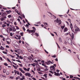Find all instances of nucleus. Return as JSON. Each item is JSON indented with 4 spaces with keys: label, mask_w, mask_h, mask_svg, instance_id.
Returning a JSON list of instances; mask_svg holds the SVG:
<instances>
[{
    "label": "nucleus",
    "mask_w": 80,
    "mask_h": 80,
    "mask_svg": "<svg viewBox=\"0 0 80 80\" xmlns=\"http://www.w3.org/2000/svg\"><path fill=\"white\" fill-rule=\"evenodd\" d=\"M44 70L45 71H47L48 70V68H46Z\"/></svg>",
    "instance_id": "a19ab883"
},
{
    "label": "nucleus",
    "mask_w": 80,
    "mask_h": 80,
    "mask_svg": "<svg viewBox=\"0 0 80 80\" xmlns=\"http://www.w3.org/2000/svg\"><path fill=\"white\" fill-rule=\"evenodd\" d=\"M64 26H61V28H62V29H63V28H64Z\"/></svg>",
    "instance_id": "338daca9"
},
{
    "label": "nucleus",
    "mask_w": 80,
    "mask_h": 80,
    "mask_svg": "<svg viewBox=\"0 0 80 80\" xmlns=\"http://www.w3.org/2000/svg\"><path fill=\"white\" fill-rule=\"evenodd\" d=\"M19 57L20 59H23V57H22L21 56H20Z\"/></svg>",
    "instance_id": "4c0bfd02"
},
{
    "label": "nucleus",
    "mask_w": 80,
    "mask_h": 80,
    "mask_svg": "<svg viewBox=\"0 0 80 80\" xmlns=\"http://www.w3.org/2000/svg\"><path fill=\"white\" fill-rule=\"evenodd\" d=\"M74 27L75 28H78L77 26H75Z\"/></svg>",
    "instance_id": "8fccbe9b"
},
{
    "label": "nucleus",
    "mask_w": 80,
    "mask_h": 80,
    "mask_svg": "<svg viewBox=\"0 0 80 80\" xmlns=\"http://www.w3.org/2000/svg\"><path fill=\"white\" fill-rule=\"evenodd\" d=\"M32 79H33V80H37V79H36V78H32Z\"/></svg>",
    "instance_id": "69168bd1"
},
{
    "label": "nucleus",
    "mask_w": 80,
    "mask_h": 80,
    "mask_svg": "<svg viewBox=\"0 0 80 80\" xmlns=\"http://www.w3.org/2000/svg\"><path fill=\"white\" fill-rule=\"evenodd\" d=\"M68 20L70 22V23H71V20H70V19L69 18L68 19Z\"/></svg>",
    "instance_id": "7c9ffc66"
},
{
    "label": "nucleus",
    "mask_w": 80,
    "mask_h": 80,
    "mask_svg": "<svg viewBox=\"0 0 80 80\" xmlns=\"http://www.w3.org/2000/svg\"><path fill=\"white\" fill-rule=\"evenodd\" d=\"M8 18H11V17H12V15H8Z\"/></svg>",
    "instance_id": "b1692460"
},
{
    "label": "nucleus",
    "mask_w": 80,
    "mask_h": 80,
    "mask_svg": "<svg viewBox=\"0 0 80 80\" xmlns=\"http://www.w3.org/2000/svg\"><path fill=\"white\" fill-rule=\"evenodd\" d=\"M26 71H27V72H29V71H30V68L27 69Z\"/></svg>",
    "instance_id": "393cba45"
},
{
    "label": "nucleus",
    "mask_w": 80,
    "mask_h": 80,
    "mask_svg": "<svg viewBox=\"0 0 80 80\" xmlns=\"http://www.w3.org/2000/svg\"><path fill=\"white\" fill-rule=\"evenodd\" d=\"M79 30V28H76L75 29V32H78Z\"/></svg>",
    "instance_id": "2eb2a0df"
},
{
    "label": "nucleus",
    "mask_w": 80,
    "mask_h": 80,
    "mask_svg": "<svg viewBox=\"0 0 80 80\" xmlns=\"http://www.w3.org/2000/svg\"><path fill=\"white\" fill-rule=\"evenodd\" d=\"M10 73L9 72H7L6 73L7 75H9Z\"/></svg>",
    "instance_id": "680f3d73"
},
{
    "label": "nucleus",
    "mask_w": 80,
    "mask_h": 80,
    "mask_svg": "<svg viewBox=\"0 0 80 80\" xmlns=\"http://www.w3.org/2000/svg\"><path fill=\"white\" fill-rule=\"evenodd\" d=\"M47 74H45L43 76V77H45L46 78H47Z\"/></svg>",
    "instance_id": "f3484780"
},
{
    "label": "nucleus",
    "mask_w": 80,
    "mask_h": 80,
    "mask_svg": "<svg viewBox=\"0 0 80 80\" xmlns=\"http://www.w3.org/2000/svg\"><path fill=\"white\" fill-rule=\"evenodd\" d=\"M16 29L17 30H18L19 29V28L18 26H16Z\"/></svg>",
    "instance_id": "f704fd0d"
},
{
    "label": "nucleus",
    "mask_w": 80,
    "mask_h": 80,
    "mask_svg": "<svg viewBox=\"0 0 80 80\" xmlns=\"http://www.w3.org/2000/svg\"><path fill=\"white\" fill-rule=\"evenodd\" d=\"M4 65H5V66H8V64H7V63H5L4 64Z\"/></svg>",
    "instance_id": "09e8293b"
},
{
    "label": "nucleus",
    "mask_w": 80,
    "mask_h": 80,
    "mask_svg": "<svg viewBox=\"0 0 80 80\" xmlns=\"http://www.w3.org/2000/svg\"><path fill=\"white\" fill-rule=\"evenodd\" d=\"M34 62H36V63H38V61H37L36 60H34L33 61Z\"/></svg>",
    "instance_id": "473e14b6"
},
{
    "label": "nucleus",
    "mask_w": 80,
    "mask_h": 80,
    "mask_svg": "<svg viewBox=\"0 0 80 80\" xmlns=\"http://www.w3.org/2000/svg\"><path fill=\"white\" fill-rule=\"evenodd\" d=\"M73 76L70 75V78H73Z\"/></svg>",
    "instance_id": "0e129e2a"
},
{
    "label": "nucleus",
    "mask_w": 80,
    "mask_h": 80,
    "mask_svg": "<svg viewBox=\"0 0 80 80\" xmlns=\"http://www.w3.org/2000/svg\"><path fill=\"white\" fill-rule=\"evenodd\" d=\"M49 72H50V73H52V74H53V72H52V71H50Z\"/></svg>",
    "instance_id": "3c124183"
},
{
    "label": "nucleus",
    "mask_w": 80,
    "mask_h": 80,
    "mask_svg": "<svg viewBox=\"0 0 80 80\" xmlns=\"http://www.w3.org/2000/svg\"><path fill=\"white\" fill-rule=\"evenodd\" d=\"M51 34L52 35V37H54V34H53L52 33H51Z\"/></svg>",
    "instance_id": "e2e57ef3"
},
{
    "label": "nucleus",
    "mask_w": 80,
    "mask_h": 80,
    "mask_svg": "<svg viewBox=\"0 0 80 80\" xmlns=\"http://www.w3.org/2000/svg\"><path fill=\"white\" fill-rule=\"evenodd\" d=\"M20 76L21 77H22V73L21 72H20V74H19Z\"/></svg>",
    "instance_id": "e433bc0d"
},
{
    "label": "nucleus",
    "mask_w": 80,
    "mask_h": 80,
    "mask_svg": "<svg viewBox=\"0 0 80 80\" xmlns=\"http://www.w3.org/2000/svg\"><path fill=\"white\" fill-rule=\"evenodd\" d=\"M70 35L71 37L72 38V39H73L74 38V34H73V32H72L71 34H70V32H69L68 33H66L65 34V35H68V34Z\"/></svg>",
    "instance_id": "f257e3e1"
},
{
    "label": "nucleus",
    "mask_w": 80,
    "mask_h": 80,
    "mask_svg": "<svg viewBox=\"0 0 80 80\" xmlns=\"http://www.w3.org/2000/svg\"><path fill=\"white\" fill-rule=\"evenodd\" d=\"M12 28L13 32H15L16 31V29L15 28V27H12Z\"/></svg>",
    "instance_id": "6e6552de"
},
{
    "label": "nucleus",
    "mask_w": 80,
    "mask_h": 80,
    "mask_svg": "<svg viewBox=\"0 0 80 80\" xmlns=\"http://www.w3.org/2000/svg\"><path fill=\"white\" fill-rule=\"evenodd\" d=\"M25 75L26 76H28L29 77H30L31 76V74L29 72H26L25 73Z\"/></svg>",
    "instance_id": "20e7f679"
},
{
    "label": "nucleus",
    "mask_w": 80,
    "mask_h": 80,
    "mask_svg": "<svg viewBox=\"0 0 80 80\" xmlns=\"http://www.w3.org/2000/svg\"><path fill=\"white\" fill-rule=\"evenodd\" d=\"M23 32L21 33V36H23Z\"/></svg>",
    "instance_id": "864d4df0"
},
{
    "label": "nucleus",
    "mask_w": 80,
    "mask_h": 80,
    "mask_svg": "<svg viewBox=\"0 0 80 80\" xmlns=\"http://www.w3.org/2000/svg\"><path fill=\"white\" fill-rule=\"evenodd\" d=\"M49 75L50 76V77H52V75L50 73L49 74Z\"/></svg>",
    "instance_id": "6e6d98bb"
},
{
    "label": "nucleus",
    "mask_w": 80,
    "mask_h": 80,
    "mask_svg": "<svg viewBox=\"0 0 80 80\" xmlns=\"http://www.w3.org/2000/svg\"><path fill=\"white\" fill-rule=\"evenodd\" d=\"M3 73H5V72H6V70L4 69L3 71Z\"/></svg>",
    "instance_id": "de8ad7c7"
},
{
    "label": "nucleus",
    "mask_w": 80,
    "mask_h": 80,
    "mask_svg": "<svg viewBox=\"0 0 80 80\" xmlns=\"http://www.w3.org/2000/svg\"><path fill=\"white\" fill-rule=\"evenodd\" d=\"M32 28L34 29V30L36 31V28H35V27H33Z\"/></svg>",
    "instance_id": "49530a36"
},
{
    "label": "nucleus",
    "mask_w": 80,
    "mask_h": 80,
    "mask_svg": "<svg viewBox=\"0 0 80 80\" xmlns=\"http://www.w3.org/2000/svg\"><path fill=\"white\" fill-rule=\"evenodd\" d=\"M67 30H68V29H67V28H65L64 29V32H67Z\"/></svg>",
    "instance_id": "4468645a"
},
{
    "label": "nucleus",
    "mask_w": 80,
    "mask_h": 80,
    "mask_svg": "<svg viewBox=\"0 0 80 80\" xmlns=\"http://www.w3.org/2000/svg\"><path fill=\"white\" fill-rule=\"evenodd\" d=\"M12 63H13V64H14V65H17V64L14 63L13 62H12Z\"/></svg>",
    "instance_id": "bf43d9fd"
},
{
    "label": "nucleus",
    "mask_w": 80,
    "mask_h": 80,
    "mask_svg": "<svg viewBox=\"0 0 80 80\" xmlns=\"http://www.w3.org/2000/svg\"><path fill=\"white\" fill-rule=\"evenodd\" d=\"M0 48H1V50H4V48L2 46H1Z\"/></svg>",
    "instance_id": "412c9836"
},
{
    "label": "nucleus",
    "mask_w": 80,
    "mask_h": 80,
    "mask_svg": "<svg viewBox=\"0 0 80 80\" xmlns=\"http://www.w3.org/2000/svg\"><path fill=\"white\" fill-rule=\"evenodd\" d=\"M43 24L44 25H47V26H48V23H47V22H44Z\"/></svg>",
    "instance_id": "5701e85b"
},
{
    "label": "nucleus",
    "mask_w": 80,
    "mask_h": 80,
    "mask_svg": "<svg viewBox=\"0 0 80 80\" xmlns=\"http://www.w3.org/2000/svg\"><path fill=\"white\" fill-rule=\"evenodd\" d=\"M6 25L5 24H2V27H3V28H4L6 27Z\"/></svg>",
    "instance_id": "4be33fe9"
},
{
    "label": "nucleus",
    "mask_w": 80,
    "mask_h": 80,
    "mask_svg": "<svg viewBox=\"0 0 80 80\" xmlns=\"http://www.w3.org/2000/svg\"><path fill=\"white\" fill-rule=\"evenodd\" d=\"M7 30L8 32L9 31H13V29H12V28H8L7 29Z\"/></svg>",
    "instance_id": "423d86ee"
},
{
    "label": "nucleus",
    "mask_w": 80,
    "mask_h": 80,
    "mask_svg": "<svg viewBox=\"0 0 80 80\" xmlns=\"http://www.w3.org/2000/svg\"><path fill=\"white\" fill-rule=\"evenodd\" d=\"M7 22L8 23H10V21L7 20Z\"/></svg>",
    "instance_id": "37998d69"
},
{
    "label": "nucleus",
    "mask_w": 80,
    "mask_h": 80,
    "mask_svg": "<svg viewBox=\"0 0 80 80\" xmlns=\"http://www.w3.org/2000/svg\"><path fill=\"white\" fill-rule=\"evenodd\" d=\"M59 41L60 42H62V39L60 38H59Z\"/></svg>",
    "instance_id": "cd10ccee"
},
{
    "label": "nucleus",
    "mask_w": 80,
    "mask_h": 80,
    "mask_svg": "<svg viewBox=\"0 0 80 80\" xmlns=\"http://www.w3.org/2000/svg\"><path fill=\"white\" fill-rule=\"evenodd\" d=\"M52 17H53L54 18H56V17L55 16H54V15H52Z\"/></svg>",
    "instance_id": "72a5a7b5"
},
{
    "label": "nucleus",
    "mask_w": 80,
    "mask_h": 80,
    "mask_svg": "<svg viewBox=\"0 0 80 80\" xmlns=\"http://www.w3.org/2000/svg\"><path fill=\"white\" fill-rule=\"evenodd\" d=\"M17 50H18V51H19V52H20V53H21L22 52V50H21L18 49Z\"/></svg>",
    "instance_id": "aec40b11"
},
{
    "label": "nucleus",
    "mask_w": 80,
    "mask_h": 80,
    "mask_svg": "<svg viewBox=\"0 0 80 80\" xmlns=\"http://www.w3.org/2000/svg\"><path fill=\"white\" fill-rule=\"evenodd\" d=\"M34 35L36 36V37H38V36H39V34H38L37 32H35L34 33Z\"/></svg>",
    "instance_id": "ddd939ff"
},
{
    "label": "nucleus",
    "mask_w": 80,
    "mask_h": 80,
    "mask_svg": "<svg viewBox=\"0 0 80 80\" xmlns=\"http://www.w3.org/2000/svg\"><path fill=\"white\" fill-rule=\"evenodd\" d=\"M31 65H32V66H33V67H35V65L33 64H32Z\"/></svg>",
    "instance_id": "13d9d810"
},
{
    "label": "nucleus",
    "mask_w": 80,
    "mask_h": 80,
    "mask_svg": "<svg viewBox=\"0 0 80 80\" xmlns=\"http://www.w3.org/2000/svg\"><path fill=\"white\" fill-rule=\"evenodd\" d=\"M70 27L71 29H72V28H73V26H72V23H71V25H70Z\"/></svg>",
    "instance_id": "dca6fc26"
},
{
    "label": "nucleus",
    "mask_w": 80,
    "mask_h": 80,
    "mask_svg": "<svg viewBox=\"0 0 80 80\" xmlns=\"http://www.w3.org/2000/svg\"><path fill=\"white\" fill-rule=\"evenodd\" d=\"M23 80H25V76H22V78Z\"/></svg>",
    "instance_id": "c9c22d12"
},
{
    "label": "nucleus",
    "mask_w": 80,
    "mask_h": 80,
    "mask_svg": "<svg viewBox=\"0 0 80 80\" xmlns=\"http://www.w3.org/2000/svg\"><path fill=\"white\" fill-rule=\"evenodd\" d=\"M7 24V25L8 27H9V26H10V23H7L6 24Z\"/></svg>",
    "instance_id": "c03bdc74"
},
{
    "label": "nucleus",
    "mask_w": 80,
    "mask_h": 80,
    "mask_svg": "<svg viewBox=\"0 0 80 80\" xmlns=\"http://www.w3.org/2000/svg\"><path fill=\"white\" fill-rule=\"evenodd\" d=\"M20 78V77L18 76V77H17L16 78V80H18V79H19V78Z\"/></svg>",
    "instance_id": "79ce46f5"
},
{
    "label": "nucleus",
    "mask_w": 80,
    "mask_h": 80,
    "mask_svg": "<svg viewBox=\"0 0 80 80\" xmlns=\"http://www.w3.org/2000/svg\"><path fill=\"white\" fill-rule=\"evenodd\" d=\"M23 69L25 70V71H27V68H25V67H23Z\"/></svg>",
    "instance_id": "bb28decb"
},
{
    "label": "nucleus",
    "mask_w": 80,
    "mask_h": 80,
    "mask_svg": "<svg viewBox=\"0 0 80 80\" xmlns=\"http://www.w3.org/2000/svg\"><path fill=\"white\" fill-rule=\"evenodd\" d=\"M9 41H7V42L8 44H10V42H11V40L10 39H8Z\"/></svg>",
    "instance_id": "f8f14e48"
},
{
    "label": "nucleus",
    "mask_w": 80,
    "mask_h": 80,
    "mask_svg": "<svg viewBox=\"0 0 80 80\" xmlns=\"http://www.w3.org/2000/svg\"><path fill=\"white\" fill-rule=\"evenodd\" d=\"M52 57H53V58H55L56 57V55H54V56H52Z\"/></svg>",
    "instance_id": "603ef678"
},
{
    "label": "nucleus",
    "mask_w": 80,
    "mask_h": 80,
    "mask_svg": "<svg viewBox=\"0 0 80 80\" xmlns=\"http://www.w3.org/2000/svg\"><path fill=\"white\" fill-rule=\"evenodd\" d=\"M10 35L11 37H12V36H13V35L12 34V33H10Z\"/></svg>",
    "instance_id": "052dcab7"
},
{
    "label": "nucleus",
    "mask_w": 80,
    "mask_h": 80,
    "mask_svg": "<svg viewBox=\"0 0 80 80\" xmlns=\"http://www.w3.org/2000/svg\"><path fill=\"white\" fill-rule=\"evenodd\" d=\"M54 73H55L54 75H56V76H60V74L58 72L57 73L55 72H54Z\"/></svg>",
    "instance_id": "39448f33"
},
{
    "label": "nucleus",
    "mask_w": 80,
    "mask_h": 80,
    "mask_svg": "<svg viewBox=\"0 0 80 80\" xmlns=\"http://www.w3.org/2000/svg\"><path fill=\"white\" fill-rule=\"evenodd\" d=\"M7 60L8 62H9L10 63H12V62L10 61V59L9 58H7Z\"/></svg>",
    "instance_id": "a211bd4d"
},
{
    "label": "nucleus",
    "mask_w": 80,
    "mask_h": 80,
    "mask_svg": "<svg viewBox=\"0 0 80 80\" xmlns=\"http://www.w3.org/2000/svg\"><path fill=\"white\" fill-rule=\"evenodd\" d=\"M22 28H23V29L24 31H25V27H22Z\"/></svg>",
    "instance_id": "a18cd8bd"
},
{
    "label": "nucleus",
    "mask_w": 80,
    "mask_h": 80,
    "mask_svg": "<svg viewBox=\"0 0 80 80\" xmlns=\"http://www.w3.org/2000/svg\"><path fill=\"white\" fill-rule=\"evenodd\" d=\"M35 31H36L35 30H31L29 32H30V33H35Z\"/></svg>",
    "instance_id": "1a4fd4ad"
},
{
    "label": "nucleus",
    "mask_w": 80,
    "mask_h": 80,
    "mask_svg": "<svg viewBox=\"0 0 80 80\" xmlns=\"http://www.w3.org/2000/svg\"><path fill=\"white\" fill-rule=\"evenodd\" d=\"M16 73H17L18 75L20 74V73H19V72H18V71H17Z\"/></svg>",
    "instance_id": "2f4dec72"
},
{
    "label": "nucleus",
    "mask_w": 80,
    "mask_h": 80,
    "mask_svg": "<svg viewBox=\"0 0 80 80\" xmlns=\"http://www.w3.org/2000/svg\"><path fill=\"white\" fill-rule=\"evenodd\" d=\"M38 71H40V68H39L37 69Z\"/></svg>",
    "instance_id": "5fc2aeb1"
},
{
    "label": "nucleus",
    "mask_w": 80,
    "mask_h": 80,
    "mask_svg": "<svg viewBox=\"0 0 80 80\" xmlns=\"http://www.w3.org/2000/svg\"><path fill=\"white\" fill-rule=\"evenodd\" d=\"M19 70L22 73H25V72L23 70H22V69L21 68H19Z\"/></svg>",
    "instance_id": "0eeeda50"
},
{
    "label": "nucleus",
    "mask_w": 80,
    "mask_h": 80,
    "mask_svg": "<svg viewBox=\"0 0 80 80\" xmlns=\"http://www.w3.org/2000/svg\"><path fill=\"white\" fill-rule=\"evenodd\" d=\"M55 22H56L57 23H58L59 25L61 24V20H59L58 18L56 20H55Z\"/></svg>",
    "instance_id": "f03ea898"
},
{
    "label": "nucleus",
    "mask_w": 80,
    "mask_h": 80,
    "mask_svg": "<svg viewBox=\"0 0 80 80\" xmlns=\"http://www.w3.org/2000/svg\"><path fill=\"white\" fill-rule=\"evenodd\" d=\"M72 40H70L68 41V43H69V44H70L71 43H72Z\"/></svg>",
    "instance_id": "6ab92c4d"
},
{
    "label": "nucleus",
    "mask_w": 80,
    "mask_h": 80,
    "mask_svg": "<svg viewBox=\"0 0 80 80\" xmlns=\"http://www.w3.org/2000/svg\"><path fill=\"white\" fill-rule=\"evenodd\" d=\"M51 63V61L49 60V61H48L47 62H46V63L47 64V65H50Z\"/></svg>",
    "instance_id": "9d476101"
},
{
    "label": "nucleus",
    "mask_w": 80,
    "mask_h": 80,
    "mask_svg": "<svg viewBox=\"0 0 80 80\" xmlns=\"http://www.w3.org/2000/svg\"><path fill=\"white\" fill-rule=\"evenodd\" d=\"M2 52L3 53H4V54H7V52L5 51H3Z\"/></svg>",
    "instance_id": "c85d7f7f"
},
{
    "label": "nucleus",
    "mask_w": 80,
    "mask_h": 80,
    "mask_svg": "<svg viewBox=\"0 0 80 80\" xmlns=\"http://www.w3.org/2000/svg\"><path fill=\"white\" fill-rule=\"evenodd\" d=\"M19 65H20V67H23V65L22 64H18Z\"/></svg>",
    "instance_id": "58836bf2"
},
{
    "label": "nucleus",
    "mask_w": 80,
    "mask_h": 80,
    "mask_svg": "<svg viewBox=\"0 0 80 80\" xmlns=\"http://www.w3.org/2000/svg\"><path fill=\"white\" fill-rule=\"evenodd\" d=\"M31 30H29V29H28L27 30V32H29L28 33H30V31Z\"/></svg>",
    "instance_id": "c756f323"
},
{
    "label": "nucleus",
    "mask_w": 80,
    "mask_h": 80,
    "mask_svg": "<svg viewBox=\"0 0 80 80\" xmlns=\"http://www.w3.org/2000/svg\"><path fill=\"white\" fill-rule=\"evenodd\" d=\"M38 73L39 74H40V75L42 74V73L40 72H38Z\"/></svg>",
    "instance_id": "4d7b16f0"
},
{
    "label": "nucleus",
    "mask_w": 80,
    "mask_h": 80,
    "mask_svg": "<svg viewBox=\"0 0 80 80\" xmlns=\"http://www.w3.org/2000/svg\"><path fill=\"white\" fill-rule=\"evenodd\" d=\"M50 68L51 70H53L54 71L55 70V67L54 66H52L50 67Z\"/></svg>",
    "instance_id": "7ed1b4c3"
},
{
    "label": "nucleus",
    "mask_w": 80,
    "mask_h": 80,
    "mask_svg": "<svg viewBox=\"0 0 80 80\" xmlns=\"http://www.w3.org/2000/svg\"><path fill=\"white\" fill-rule=\"evenodd\" d=\"M41 62H42V63H44V62H45V61H42Z\"/></svg>",
    "instance_id": "774afa93"
},
{
    "label": "nucleus",
    "mask_w": 80,
    "mask_h": 80,
    "mask_svg": "<svg viewBox=\"0 0 80 80\" xmlns=\"http://www.w3.org/2000/svg\"><path fill=\"white\" fill-rule=\"evenodd\" d=\"M16 61H17V62H19V63H22V62L19 60H16Z\"/></svg>",
    "instance_id": "ea45409f"
},
{
    "label": "nucleus",
    "mask_w": 80,
    "mask_h": 80,
    "mask_svg": "<svg viewBox=\"0 0 80 80\" xmlns=\"http://www.w3.org/2000/svg\"><path fill=\"white\" fill-rule=\"evenodd\" d=\"M6 12H7V14H10V12H12V11L11 10H9V11H6Z\"/></svg>",
    "instance_id": "9b49d317"
},
{
    "label": "nucleus",
    "mask_w": 80,
    "mask_h": 80,
    "mask_svg": "<svg viewBox=\"0 0 80 80\" xmlns=\"http://www.w3.org/2000/svg\"><path fill=\"white\" fill-rule=\"evenodd\" d=\"M12 66L13 67H14V68H15V69H17V66H15L14 65H13Z\"/></svg>",
    "instance_id": "a878e982"
}]
</instances>
